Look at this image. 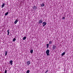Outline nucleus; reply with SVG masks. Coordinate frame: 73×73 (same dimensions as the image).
Segmentation results:
<instances>
[{
  "instance_id": "nucleus-9",
  "label": "nucleus",
  "mask_w": 73,
  "mask_h": 73,
  "mask_svg": "<svg viewBox=\"0 0 73 73\" xmlns=\"http://www.w3.org/2000/svg\"><path fill=\"white\" fill-rule=\"evenodd\" d=\"M9 29H8L7 31V35L8 36H9Z\"/></svg>"
},
{
  "instance_id": "nucleus-18",
  "label": "nucleus",
  "mask_w": 73,
  "mask_h": 73,
  "mask_svg": "<svg viewBox=\"0 0 73 73\" xmlns=\"http://www.w3.org/2000/svg\"><path fill=\"white\" fill-rule=\"evenodd\" d=\"M15 41H16V38H14L13 39V41L14 42Z\"/></svg>"
},
{
  "instance_id": "nucleus-2",
  "label": "nucleus",
  "mask_w": 73,
  "mask_h": 73,
  "mask_svg": "<svg viewBox=\"0 0 73 73\" xmlns=\"http://www.w3.org/2000/svg\"><path fill=\"white\" fill-rule=\"evenodd\" d=\"M49 50H47L46 52V54L47 56H49Z\"/></svg>"
},
{
  "instance_id": "nucleus-13",
  "label": "nucleus",
  "mask_w": 73,
  "mask_h": 73,
  "mask_svg": "<svg viewBox=\"0 0 73 73\" xmlns=\"http://www.w3.org/2000/svg\"><path fill=\"white\" fill-rule=\"evenodd\" d=\"M49 44H46V48H49Z\"/></svg>"
},
{
  "instance_id": "nucleus-4",
  "label": "nucleus",
  "mask_w": 73,
  "mask_h": 73,
  "mask_svg": "<svg viewBox=\"0 0 73 73\" xmlns=\"http://www.w3.org/2000/svg\"><path fill=\"white\" fill-rule=\"evenodd\" d=\"M46 22H43L42 24H43V25H42V27H44L45 25H46Z\"/></svg>"
},
{
  "instance_id": "nucleus-23",
  "label": "nucleus",
  "mask_w": 73,
  "mask_h": 73,
  "mask_svg": "<svg viewBox=\"0 0 73 73\" xmlns=\"http://www.w3.org/2000/svg\"><path fill=\"white\" fill-rule=\"evenodd\" d=\"M47 72H48V70H47V71L45 72V73H47Z\"/></svg>"
},
{
  "instance_id": "nucleus-3",
  "label": "nucleus",
  "mask_w": 73,
  "mask_h": 73,
  "mask_svg": "<svg viewBox=\"0 0 73 73\" xmlns=\"http://www.w3.org/2000/svg\"><path fill=\"white\" fill-rule=\"evenodd\" d=\"M43 22V21L42 20V19H41L40 20H39L38 23L39 24H42V22Z\"/></svg>"
},
{
  "instance_id": "nucleus-19",
  "label": "nucleus",
  "mask_w": 73,
  "mask_h": 73,
  "mask_svg": "<svg viewBox=\"0 0 73 73\" xmlns=\"http://www.w3.org/2000/svg\"><path fill=\"white\" fill-rule=\"evenodd\" d=\"M44 4H42L41 5L42 7H44Z\"/></svg>"
},
{
  "instance_id": "nucleus-15",
  "label": "nucleus",
  "mask_w": 73,
  "mask_h": 73,
  "mask_svg": "<svg viewBox=\"0 0 73 73\" xmlns=\"http://www.w3.org/2000/svg\"><path fill=\"white\" fill-rule=\"evenodd\" d=\"M26 37L25 36V37H23V40H25V39H26Z\"/></svg>"
},
{
  "instance_id": "nucleus-21",
  "label": "nucleus",
  "mask_w": 73,
  "mask_h": 73,
  "mask_svg": "<svg viewBox=\"0 0 73 73\" xmlns=\"http://www.w3.org/2000/svg\"><path fill=\"white\" fill-rule=\"evenodd\" d=\"M7 70H5V73H7Z\"/></svg>"
},
{
  "instance_id": "nucleus-10",
  "label": "nucleus",
  "mask_w": 73,
  "mask_h": 73,
  "mask_svg": "<svg viewBox=\"0 0 73 73\" xmlns=\"http://www.w3.org/2000/svg\"><path fill=\"white\" fill-rule=\"evenodd\" d=\"M52 42H52V41H51V40H50L49 42V45H51V44H52Z\"/></svg>"
},
{
  "instance_id": "nucleus-16",
  "label": "nucleus",
  "mask_w": 73,
  "mask_h": 73,
  "mask_svg": "<svg viewBox=\"0 0 73 73\" xmlns=\"http://www.w3.org/2000/svg\"><path fill=\"white\" fill-rule=\"evenodd\" d=\"M33 50H31L30 51V53H33Z\"/></svg>"
},
{
  "instance_id": "nucleus-5",
  "label": "nucleus",
  "mask_w": 73,
  "mask_h": 73,
  "mask_svg": "<svg viewBox=\"0 0 73 73\" xmlns=\"http://www.w3.org/2000/svg\"><path fill=\"white\" fill-rule=\"evenodd\" d=\"M33 9L34 10H35V11H36V9H37V7L35 6V5H34V6L33 7Z\"/></svg>"
},
{
  "instance_id": "nucleus-20",
  "label": "nucleus",
  "mask_w": 73,
  "mask_h": 73,
  "mask_svg": "<svg viewBox=\"0 0 73 73\" xmlns=\"http://www.w3.org/2000/svg\"><path fill=\"white\" fill-rule=\"evenodd\" d=\"M7 51H6L5 56H7Z\"/></svg>"
},
{
  "instance_id": "nucleus-22",
  "label": "nucleus",
  "mask_w": 73,
  "mask_h": 73,
  "mask_svg": "<svg viewBox=\"0 0 73 73\" xmlns=\"http://www.w3.org/2000/svg\"><path fill=\"white\" fill-rule=\"evenodd\" d=\"M65 17H64L63 18H62V19H65Z\"/></svg>"
},
{
  "instance_id": "nucleus-12",
  "label": "nucleus",
  "mask_w": 73,
  "mask_h": 73,
  "mask_svg": "<svg viewBox=\"0 0 73 73\" xmlns=\"http://www.w3.org/2000/svg\"><path fill=\"white\" fill-rule=\"evenodd\" d=\"M17 22H18V21H17V20H16L14 22V23L15 24H17Z\"/></svg>"
},
{
  "instance_id": "nucleus-17",
  "label": "nucleus",
  "mask_w": 73,
  "mask_h": 73,
  "mask_svg": "<svg viewBox=\"0 0 73 73\" xmlns=\"http://www.w3.org/2000/svg\"><path fill=\"white\" fill-rule=\"evenodd\" d=\"M30 71L29 70H28L27 71L26 73H29Z\"/></svg>"
},
{
  "instance_id": "nucleus-14",
  "label": "nucleus",
  "mask_w": 73,
  "mask_h": 73,
  "mask_svg": "<svg viewBox=\"0 0 73 73\" xmlns=\"http://www.w3.org/2000/svg\"><path fill=\"white\" fill-rule=\"evenodd\" d=\"M8 14V12H7L6 13H5V16H7Z\"/></svg>"
},
{
  "instance_id": "nucleus-11",
  "label": "nucleus",
  "mask_w": 73,
  "mask_h": 73,
  "mask_svg": "<svg viewBox=\"0 0 73 73\" xmlns=\"http://www.w3.org/2000/svg\"><path fill=\"white\" fill-rule=\"evenodd\" d=\"M64 54H65V52H64L61 54V56H64Z\"/></svg>"
},
{
  "instance_id": "nucleus-6",
  "label": "nucleus",
  "mask_w": 73,
  "mask_h": 73,
  "mask_svg": "<svg viewBox=\"0 0 73 73\" xmlns=\"http://www.w3.org/2000/svg\"><path fill=\"white\" fill-rule=\"evenodd\" d=\"M27 64L28 65H29L31 64V62L29 61H28L27 62Z\"/></svg>"
},
{
  "instance_id": "nucleus-8",
  "label": "nucleus",
  "mask_w": 73,
  "mask_h": 73,
  "mask_svg": "<svg viewBox=\"0 0 73 73\" xmlns=\"http://www.w3.org/2000/svg\"><path fill=\"white\" fill-rule=\"evenodd\" d=\"M4 6H5V3H3V4L2 5H1V8H4Z\"/></svg>"
},
{
  "instance_id": "nucleus-1",
  "label": "nucleus",
  "mask_w": 73,
  "mask_h": 73,
  "mask_svg": "<svg viewBox=\"0 0 73 73\" xmlns=\"http://www.w3.org/2000/svg\"><path fill=\"white\" fill-rule=\"evenodd\" d=\"M57 48V46H56V44L53 45L52 46V50H56Z\"/></svg>"
},
{
  "instance_id": "nucleus-7",
  "label": "nucleus",
  "mask_w": 73,
  "mask_h": 73,
  "mask_svg": "<svg viewBox=\"0 0 73 73\" xmlns=\"http://www.w3.org/2000/svg\"><path fill=\"white\" fill-rule=\"evenodd\" d=\"M12 62H13V61L12 60H11L9 61V63L11 65L13 64V63H12Z\"/></svg>"
}]
</instances>
